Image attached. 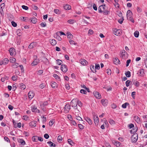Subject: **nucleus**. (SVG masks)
<instances>
[{
	"instance_id": "obj_1",
	"label": "nucleus",
	"mask_w": 147,
	"mask_h": 147,
	"mask_svg": "<svg viewBox=\"0 0 147 147\" xmlns=\"http://www.w3.org/2000/svg\"><path fill=\"white\" fill-rule=\"evenodd\" d=\"M132 15L133 13L131 11L128 10L127 11V19L133 23H134V21L132 17Z\"/></svg>"
},
{
	"instance_id": "obj_2",
	"label": "nucleus",
	"mask_w": 147,
	"mask_h": 147,
	"mask_svg": "<svg viewBox=\"0 0 147 147\" xmlns=\"http://www.w3.org/2000/svg\"><path fill=\"white\" fill-rule=\"evenodd\" d=\"M78 100L77 98L73 99L70 102L71 105L72 107H74L75 109H77L78 107L77 106Z\"/></svg>"
},
{
	"instance_id": "obj_3",
	"label": "nucleus",
	"mask_w": 147,
	"mask_h": 147,
	"mask_svg": "<svg viewBox=\"0 0 147 147\" xmlns=\"http://www.w3.org/2000/svg\"><path fill=\"white\" fill-rule=\"evenodd\" d=\"M120 56L122 59H125L128 58V54L125 50H123L120 51Z\"/></svg>"
},
{
	"instance_id": "obj_4",
	"label": "nucleus",
	"mask_w": 147,
	"mask_h": 147,
	"mask_svg": "<svg viewBox=\"0 0 147 147\" xmlns=\"http://www.w3.org/2000/svg\"><path fill=\"white\" fill-rule=\"evenodd\" d=\"M105 5H102L98 7V11L99 13L104 12L105 13H107L108 14V11L105 10Z\"/></svg>"
},
{
	"instance_id": "obj_5",
	"label": "nucleus",
	"mask_w": 147,
	"mask_h": 147,
	"mask_svg": "<svg viewBox=\"0 0 147 147\" xmlns=\"http://www.w3.org/2000/svg\"><path fill=\"white\" fill-rule=\"evenodd\" d=\"M113 33L116 35L119 36L121 34L122 32L121 30L115 29L113 30Z\"/></svg>"
},
{
	"instance_id": "obj_6",
	"label": "nucleus",
	"mask_w": 147,
	"mask_h": 147,
	"mask_svg": "<svg viewBox=\"0 0 147 147\" xmlns=\"http://www.w3.org/2000/svg\"><path fill=\"white\" fill-rule=\"evenodd\" d=\"M138 139V135L136 134H134L131 137V140L133 142H136L137 140Z\"/></svg>"
},
{
	"instance_id": "obj_7",
	"label": "nucleus",
	"mask_w": 147,
	"mask_h": 147,
	"mask_svg": "<svg viewBox=\"0 0 147 147\" xmlns=\"http://www.w3.org/2000/svg\"><path fill=\"white\" fill-rule=\"evenodd\" d=\"M93 116L94 123L95 125L96 126L98 125L99 119L98 116H96L95 115H94V114H93Z\"/></svg>"
},
{
	"instance_id": "obj_8",
	"label": "nucleus",
	"mask_w": 147,
	"mask_h": 147,
	"mask_svg": "<svg viewBox=\"0 0 147 147\" xmlns=\"http://www.w3.org/2000/svg\"><path fill=\"white\" fill-rule=\"evenodd\" d=\"M37 44L36 42H33L30 43L29 45L28 48L29 49H31L36 47L37 46Z\"/></svg>"
},
{
	"instance_id": "obj_9",
	"label": "nucleus",
	"mask_w": 147,
	"mask_h": 147,
	"mask_svg": "<svg viewBox=\"0 0 147 147\" xmlns=\"http://www.w3.org/2000/svg\"><path fill=\"white\" fill-rule=\"evenodd\" d=\"M70 109V105L69 104H67L64 107V111L66 113H67L69 112Z\"/></svg>"
},
{
	"instance_id": "obj_10",
	"label": "nucleus",
	"mask_w": 147,
	"mask_h": 147,
	"mask_svg": "<svg viewBox=\"0 0 147 147\" xmlns=\"http://www.w3.org/2000/svg\"><path fill=\"white\" fill-rule=\"evenodd\" d=\"M61 69L64 72H66L67 71V66L65 65H61Z\"/></svg>"
},
{
	"instance_id": "obj_11",
	"label": "nucleus",
	"mask_w": 147,
	"mask_h": 147,
	"mask_svg": "<svg viewBox=\"0 0 147 147\" xmlns=\"http://www.w3.org/2000/svg\"><path fill=\"white\" fill-rule=\"evenodd\" d=\"M113 62L116 65H118L120 64L119 60L117 57H115L113 59Z\"/></svg>"
},
{
	"instance_id": "obj_12",
	"label": "nucleus",
	"mask_w": 147,
	"mask_h": 147,
	"mask_svg": "<svg viewBox=\"0 0 147 147\" xmlns=\"http://www.w3.org/2000/svg\"><path fill=\"white\" fill-rule=\"evenodd\" d=\"M10 55L12 56H13L16 53L15 49L14 48H11L9 50Z\"/></svg>"
},
{
	"instance_id": "obj_13",
	"label": "nucleus",
	"mask_w": 147,
	"mask_h": 147,
	"mask_svg": "<svg viewBox=\"0 0 147 147\" xmlns=\"http://www.w3.org/2000/svg\"><path fill=\"white\" fill-rule=\"evenodd\" d=\"M60 32H57L54 36L55 38L57 39L59 41L61 40L62 39L59 36Z\"/></svg>"
},
{
	"instance_id": "obj_14",
	"label": "nucleus",
	"mask_w": 147,
	"mask_h": 147,
	"mask_svg": "<svg viewBox=\"0 0 147 147\" xmlns=\"http://www.w3.org/2000/svg\"><path fill=\"white\" fill-rule=\"evenodd\" d=\"M94 96L97 98L100 99L101 98L100 94L98 92H93Z\"/></svg>"
},
{
	"instance_id": "obj_15",
	"label": "nucleus",
	"mask_w": 147,
	"mask_h": 147,
	"mask_svg": "<svg viewBox=\"0 0 147 147\" xmlns=\"http://www.w3.org/2000/svg\"><path fill=\"white\" fill-rule=\"evenodd\" d=\"M31 109L32 112H35L37 113H39L40 112L39 110L37 109L36 107L34 106H32Z\"/></svg>"
},
{
	"instance_id": "obj_16",
	"label": "nucleus",
	"mask_w": 147,
	"mask_h": 147,
	"mask_svg": "<svg viewBox=\"0 0 147 147\" xmlns=\"http://www.w3.org/2000/svg\"><path fill=\"white\" fill-rule=\"evenodd\" d=\"M34 95V94L32 91H30L28 93V96L29 98H32Z\"/></svg>"
},
{
	"instance_id": "obj_17",
	"label": "nucleus",
	"mask_w": 147,
	"mask_h": 147,
	"mask_svg": "<svg viewBox=\"0 0 147 147\" xmlns=\"http://www.w3.org/2000/svg\"><path fill=\"white\" fill-rule=\"evenodd\" d=\"M135 120L138 123H139L140 122V117L138 116H135L134 117Z\"/></svg>"
},
{
	"instance_id": "obj_18",
	"label": "nucleus",
	"mask_w": 147,
	"mask_h": 147,
	"mask_svg": "<svg viewBox=\"0 0 147 147\" xmlns=\"http://www.w3.org/2000/svg\"><path fill=\"white\" fill-rule=\"evenodd\" d=\"M80 63L81 64L84 65H85L88 63L87 61L84 59H82L80 60Z\"/></svg>"
},
{
	"instance_id": "obj_19",
	"label": "nucleus",
	"mask_w": 147,
	"mask_h": 147,
	"mask_svg": "<svg viewBox=\"0 0 147 147\" xmlns=\"http://www.w3.org/2000/svg\"><path fill=\"white\" fill-rule=\"evenodd\" d=\"M39 61L38 59H35L32 63V66H34L37 65L39 63Z\"/></svg>"
},
{
	"instance_id": "obj_20",
	"label": "nucleus",
	"mask_w": 147,
	"mask_h": 147,
	"mask_svg": "<svg viewBox=\"0 0 147 147\" xmlns=\"http://www.w3.org/2000/svg\"><path fill=\"white\" fill-rule=\"evenodd\" d=\"M19 85L20 87V88L22 90H24L26 88V86L22 83L19 84Z\"/></svg>"
},
{
	"instance_id": "obj_21",
	"label": "nucleus",
	"mask_w": 147,
	"mask_h": 147,
	"mask_svg": "<svg viewBox=\"0 0 147 147\" xmlns=\"http://www.w3.org/2000/svg\"><path fill=\"white\" fill-rule=\"evenodd\" d=\"M112 143L115 145L117 147H119L121 145V143L118 141H112Z\"/></svg>"
},
{
	"instance_id": "obj_22",
	"label": "nucleus",
	"mask_w": 147,
	"mask_h": 147,
	"mask_svg": "<svg viewBox=\"0 0 147 147\" xmlns=\"http://www.w3.org/2000/svg\"><path fill=\"white\" fill-rule=\"evenodd\" d=\"M101 102L102 105L104 106L107 105L108 104V101L107 100L102 99L101 100Z\"/></svg>"
},
{
	"instance_id": "obj_23",
	"label": "nucleus",
	"mask_w": 147,
	"mask_h": 147,
	"mask_svg": "<svg viewBox=\"0 0 147 147\" xmlns=\"http://www.w3.org/2000/svg\"><path fill=\"white\" fill-rule=\"evenodd\" d=\"M2 61L3 65H6L7 64L9 60L8 59L6 58L2 60Z\"/></svg>"
},
{
	"instance_id": "obj_24",
	"label": "nucleus",
	"mask_w": 147,
	"mask_h": 147,
	"mask_svg": "<svg viewBox=\"0 0 147 147\" xmlns=\"http://www.w3.org/2000/svg\"><path fill=\"white\" fill-rule=\"evenodd\" d=\"M64 9L66 10H69L71 8V6L69 5L66 4L63 6Z\"/></svg>"
},
{
	"instance_id": "obj_25",
	"label": "nucleus",
	"mask_w": 147,
	"mask_h": 147,
	"mask_svg": "<svg viewBox=\"0 0 147 147\" xmlns=\"http://www.w3.org/2000/svg\"><path fill=\"white\" fill-rule=\"evenodd\" d=\"M48 102L47 101L44 102H41L40 103L41 107L42 108V107H44L47 106L48 104Z\"/></svg>"
},
{
	"instance_id": "obj_26",
	"label": "nucleus",
	"mask_w": 147,
	"mask_h": 147,
	"mask_svg": "<svg viewBox=\"0 0 147 147\" xmlns=\"http://www.w3.org/2000/svg\"><path fill=\"white\" fill-rule=\"evenodd\" d=\"M36 121H32L29 123V125L31 126L35 127L36 126Z\"/></svg>"
},
{
	"instance_id": "obj_27",
	"label": "nucleus",
	"mask_w": 147,
	"mask_h": 147,
	"mask_svg": "<svg viewBox=\"0 0 147 147\" xmlns=\"http://www.w3.org/2000/svg\"><path fill=\"white\" fill-rule=\"evenodd\" d=\"M30 20L31 21L33 24H35L37 22V19L35 17L31 18Z\"/></svg>"
},
{
	"instance_id": "obj_28",
	"label": "nucleus",
	"mask_w": 147,
	"mask_h": 147,
	"mask_svg": "<svg viewBox=\"0 0 147 147\" xmlns=\"http://www.w3.org/2000/svg\"><path fill=\"white\" fill-rule=\"evenodd\" d=\"M50 42L51 45L53 46L55 45L57 43L56 41L54 39L50 40Z\"/></svg>"
},
{
	"instance_id": "obj_29",
	"label": "nucleus",
	"mask_w": 147,
	"mask_h": 147,
	"mask_svg": "<svg viewBox=\"0 0 147 147\" xmlns=\"http://www.w3.org/2000/svg\"><path fill=\"white\" fill-rule=\"evenodd\" d=\"M47 143L49 144V146L51 147H55L56 145L55 144L53 143L51 141H49L47 142Z\"/></svg>"
},
{
	"instance_id": "obj_30",
	"label": "nucleus",
	"mask_w": 147,
	"mask_h": 147,
	"mask_svg": "<svg viewBox=\"0 0 147 147\" xmlns=\"http://www.w3.org/2000/svg\"><path fill=\"white\" fill-rule=\"evenodd\" d=\"M85 119L89 124L91 125L92 124V122L90 118L87 117Z\"/></svg>"
},
{
	"instance_id": "obj_31",
	"label": "nucleus",
	"mask_w": 147,
	"mask_h": 147,
	"mask_svg": "<svg viewBox=\"0 0 147 147\" xmlns=\"http://www.w3.org/2000/svg\"><path fill=\"white\" fill-rule=\"evenodd\" d=\"M16 61V59L14 57H11L9 59V61L11 63H14Z\"/></svg>"
},
{
	"instance_id": "obj_32",
	"label": "nucleus",
	"mask_w": 147,
	"mask_h": 147,
	"mask_svg": "<svg viewBox=\"0 0 147 147\" xmlns=\"http://www.w3.org/2000/svg\"><path fill=\"white\" fill-rule=\"evenodd\" d=\"M32 140L33 142H37L38 141V136H34L32 137Z\"/></svg>"
},
{
	"instance_id": "obj_33",
	"label": "nucleus",
	"mask_w": 147,
	"mask_h": 147,
	"mask_svg": "<svg viewBox=\"0 0 147 147\" xmlns=\"http://www.w3.org/2000/svg\"><path fill=\"white\" fill-rule=\"evenodd\" d=\"M90 69L93 73H95L96 72V69L94 65L90 67Z\"/></svg>"
},
{
	"instance_id": "obj_34",
	"label": "nucleus",
	"mask_w": 147,
	"mask_h": 147,
	"mask_svg": "<svg viewBox=\"0 0 147 147\" xmlns=\"http://www.w3.org/2000/svg\"><path fill=\"white\" fill-rule=\"evenodd\" d=\"M51 86L52 87L55 88L57 86V84L55 82H51Z\"/></svg>"
},
{
	"instance_id": "obj_35",
	"label": "nucleus",
	"mask_w": 147,
	"mask_h": 147,
	"mask_svg": "<svg viewBox=\"0 0 147 147\" xmlns=\"http://www.w3.org/2000/svg\"><path fill=\"white\" fill-rule=\"evenodd\" d=\"M18 64L15 63L14 64H13L11 65V67L13 68H16L18 66Z\"/></svg>"
},
{
	"instance_id": "obj_36",
	"label": "nucleus",
	"mask_w": 147,
	"mask_h": 147,
	"mask_svg": "<svg viewBox=\"0 0 147 147\" xmlns=\"http://www.w3.org/2000/svg\"><path fill=\"white\" fill-rule=\"evenodd\" d=\"M57 141L58 142H61L62 140V138L61 136L60 135H59L58 136L57 138Z\"/></svg>"
},
{
	"instance_id": "obj_37",
	"label": "nucleus",
	"mask_w": 147,
	"mask_h": 147,
	"mask_svg": "<svg viewBox=\"0 0 147 147\" xmlns=\"http://www.w3.org/2000/svg\"><path fill=\"white\" fill-rule=\"evenodd\" d=\"M117 14L119 17H123L122 13L121 11H117Z\"/></svg>"
},
{
	"instance_id": "obj_38",
	"label": "nucleus",
	"mask_w": 147,
	"mask_h": 147,
	"mask_svg": "<svg viewBox=\"0 0 147 147\" xmlns=\"http://www.w3.org/2000/svg\"><path fill=\"white\" fill-rule=\"evenodd\" d=\"M114 4V5L115 7L117 9V8H118L119 7L120 5L118 4V2H115Z\"/></svg>"
},
{
	"instance_id": "obj_39",
	"label": "nucleus",
	"mask_w": 147,
	"mask_h": 147,
	"mask_svg": "<svg viewBox=\"0 0 147 147\" xmlns=\"http://www.w3.org/2000/svg\"><path fill=\"white\" fill-rule=\"evenodd\" d=\"M21 30L20 29H18L16 31V33L17 35L19 36H20L21 34Z\"/></svg>"
},
{
	"instance_id": "obj_40",
	"label": "nucleus",
	"mask_w": 147,
	"mask_h": 147,
	"mask_svg": "<svg viewBox=\"0 0 147 147\" xmlns=\"http://www.w3.org/2000/svg\"><path fill=\"white\" fill-rule=\"evenodd\" d=\"M134 35L136 38L138 37L139 35V32L138 31H136L134 33Z\"/></svg>"
},
{
	"instance_id": "obj_41",
	"label": "nucleus",
	"mask_w": 147,
	"mask_h": 147,
	"mask_svg": "<svg viewBox=\"0 0 147 147\" xmlns=\"http://www.w3.org/2000/svg\"><path fill=\"white\" fill-rule=\"evenodd\" d=\"M54 12L55 13L57 14H59L60 13V11L57 9H55L54 10Z\"/></svg>"
},
{
	"instance_id": "obj_42",
	"label": "nucleus",
	"mask_w": 147,
	"mask_h": 147,
	"mask_svg": "<svg viewBox=\"0 0 147 147\" xmlns=\"http://www.w3.org/2000/svg\"><path fill=\"white\" fill-rule=\"evenodd\" d=\"M19 142L20 143L24 145L25 144V141L23 139H20Z\"/></svg>"
},
{
	"instance_id": "obj_43",
	"label": "nucleus",
	"mask_w": 147,
	"mask_h": 147,
	"mask_svg": "<svg viewBox=\"0 0 147 147\" xmlns=\"http://www.w3.org/2000/svg\"><path fill=\"white\" fill-rule=\"evenodd\" d=\"M134 84L136 86H138L139 85V83L137 81H134Z\"/></svg>"
},
{
	"instance_id": "obj_44",
	"label": "nucleus",
	"mask_w": 147,
	"mask_h": 147,
	"mask_svg": "<svg viewBox=\"0 0 147 147\" xmlns=\"http://www.w3.org/2000/svg\"><path fill=\"white\" fill-rule=\"evenodd\" d=\"M56 61H57V64L59 65H61L62 63V61L59 59H57Z\"/></svg>"
},
{
	"instance_id": "obj_45",
	"label": "nucleus",
	"mask_w": 147,
	"mask_h": 147,
	"mask_svg": "<svg viewBox=\"0 0 147 147\" xmlns=\"http://www.w3.org/2000/svg\"><path fill=\"white\" fill-rule=\"evenodd\" d=\"M67 38H69L72 39L73 37V36L70 33H67Z\"/></svg>"
},
{
	"instance_id": "obj_46",
	"label": "nucleus",
	"mask_w": 147,
	"mask_h": 147,
	"mask_svg": "<svg viewBox=\"0 0 147 147\" xmlns=\"http://www.w3.org/2000/svg\"><path fill=\"white\" fill-rule=\"evenodd\" d=\"M68 142L71 145V146H73V145L72 144H74V142H73V141L70 139H68Z\"/></svg>"
},
{
	"instance_id": "obj_47",
	"label": "nucleus",
	"mask_w": 147,
	"mask_h": 147,
	"mask_svg": "<svg viewBox=\"0 0 147 147\" xmlns=\"http://www.w3.org/2000/svg\"><path fill=\"white\" fill-rule=\"evenodd\" d=\"M121 18L118 20V22L120 24L122 23L123 21L124 20L123 17H121Z\"/></svg>"
},
{
	"instance_id": "obj_48",
	"label": "nucleus",
	"mask_w": 147,
	"mask_h": 147,
	"mask_svg": "<svg viewBox=\"0 0 147 147\" xmlns=\"http://www.w3.org/2000/svg\"><path fill=\"white\" fill-rule=\"evenodd\" d=\"M75 20H74L71 19L68 20L67 21V22L70 24H73L74 23Z\"/></svg>"
},
{
	"instance_id": "obj_49",
	"label": "nucleus",
	"mask_w": 147,
	"mask_h": 147,
	"mask_svg": "<svg viewBox=\"0 0 147 147\" xmlns=\"http://www.w3.org/2000/svg\"><path fill=\"white\" fill-rule=\"evenodd\" d=\"M129 105V104L128 103L126 102L122 105V107L123 108H125L126 107L127 105Z\"/></svg>"
},
{
	"instance_id": "obj_50",
	"label": "nucleus",
	"mask_w": 147,
	"mask_h": 147,
	"mask_svg": "<svg viewBox=\"0 0 147 147\" xmlns=\"http://www.w3.org/2000/svg\"><path fill=\"white\" fill-rule=\"evenodd\" d=\"M69 42L70 44L71 45H76L77 44L74 41L72 40H70Z\"/></svg>"
},
{
	"instance_id": "obj_51",
	"label": "nucleus",
	"mask_w": 147,
	"mask_h": 147,
	"mask_svg": "<svg viewBox=\"0 0 147 147\" xmlns=\"http://www.w3.org/2000/svg\"><path fill=\"white\" fill-rule=\"evenodd\" d=\"M126 76L127 77H129L131 76L130 72L129 71H128L125 74Z\"/></svg>"
},
{
	"instance_id": "obj_52",
	"label": "nucleus",
	"mask_w": 147,
	"mask_h": 147,
	"mask_svg": "<svg viewBox=\"0 0 147 147\" xmlns=\"http://www.w3.org/2000/svg\"><path fill=\"white\" fill-rule=\"evenodd\" d=\"M17 78L18 76H13L11 78L12 79L13 81L16 80L17 79Z\"/></svg>"
},
{
	"instance_id": "obj_53",
	"label": "nucleus",
	"mask_w": 147,
	"mask_h": 147,
	"mask_svg": "<svg viewBox=\"0 0 147 147\" xmlns=\"http://www.w3.org/2000/svg\"><path fill=\"white\" fill-rule=\"evenodd\" d=\"M23 119L27 121L28 120L29 117L26 115H24L23 117Z\"/></svg>"
},
{
	"instance_id": "obj_54",
	"label": "nucleus",
	"mask_w": 147,
	"mask_h": 147,
	"mask_svg": "<svg viewBox=\"0 0 147 147\" xmlns=\"http://www.w3.org/2000/svg\"><path fill=\"white\" fill-rule=\"evenodd\" d=\"M53 77L57 80H59L60 79V78L56 74H53Z\"/></svg>"
},
{
	"instance_id": "obj_55",
	"label": "nucleus",
	"mask_w": 147,
	"mask_h": 147,
	"mask_svg": "<svg viewBox=\"0 0 147 147\" xmlns=\"http://www.w3.org/2000/svg\"><path fill=\"white\" fill-rule=\"evenodd\" d=\"M80 92L81 93L84 94H86L87 93L86 91L84 89H81L80 90Z\"/></svg>"
},
{
	"instance_id": "obj_56",
	"label": "nucleus",
	"mask_w": 147,
	"mask_h": 147,
	"mask_svg": "<svg viewBox=\"0 0 147 147\" xmlns=\"http://www.w3.org/2000/svg\"><path fill=\"white\" fill-rule=\"evenodd\" d=\"M12 87H13V88H12L13 90V91H15L16 90V88H17L16 85L15 84H13V85L12 86Z\"/></svg>"
},
{
	"instance_id": "obj_57",
	"label": "nucleus",
	"mask_w": 147,
	"mask_h": 147,
	"mask_svg": "<svg viewBox=\"0 0 147 147\" xmlns=\"http://www.w3.org/2000/svg\"><path fill=\"white\" fill-rule=\"evenodd\" d=\"M45 86V84L43 83L41 84L40 85L39 87L41 89H43Z\"/></svg>"
},
{
	"instance_id": "obj_58",
	"label": "nucleus",
	"mask_w": 147,
	"mask_h": 147,
	"mask_svg": "<svg viewBox=\"0 0 147 147\" xmlns=\"http://www.w3.org/2000/svg\"><path fill=\"white\" fill-rule=\"evenodd\" d=\"M82 87L85 89L88 92H90V91H89V89L88 88H87V87L86 86L84 85H83L82 86Z\"/></svg>"
},
{
	"instance_id": "obj_59",
	"label": "nucleus",
	"mask_w": 147,
	"mask_h": 147,
	"mask_svg": "<svg viewBox=\"0 0 147 147\" xmlns=\"http://www.w3.org/2000/svg\"><path fill=\"white\" fill-rule=\"evenodd\" d=\"M11 23L12 26L14 27H16L17 26V24L14 21H12L11 22Z\"/></svg>"
},
{
	"instance_id": "obj_60",
	"label": "nucleus",
	"mask_w": 147,
	"mask_h": 147,
	"mask_svg": "<svg viewBox=\"0 0 147 147\" xmlns=\"http://www.w3.org/2000/svg\"><path fill=\"white\" fill-rule=\"evenodd\" d=\"M131 81L130 80H127L125 82V84L126 86L128 87L129 86V85L130 83V82Z\"/></svg>"
},
{
	"instance_id": "obj_61",
	"label": "nucleus",
	"mask_w": 147,
	"mask_h": 147,
	"mask_svg": "<svg viewBox=\"0 0 147 147\" xmlns=\"http://www.w3.org/2000/svg\"><path fill=\"white\" fill-rule=\"evenodd\" d=\"M22 7L23 9H24L25 10H27L28 9V7L24 5H22Z\"/></svg>"
},
{
	"instance_id": "obj_62",
	"label": "nucleus",
	"mask_w": 147,
	"mask_h": 147,
	"mask_svg": "<svg viewBox=\"0 0 147 147\" xmlns=\"http://www.w3.org/2000/svg\"><path fill=\"white\" fill-rule=\"evenodd\" d=\"M44 137L46 139H48L49 138V136L47 134H45L44 135Z\"/></svg>"
},
{
	"instance_id": "obj_63",
	"label": "nucleus",
	"mask_w": 147,
	"mask_h": 147,
	"mask_svg": "<svg viewBox=\"0 0 147 147\" xmlns=\"http://www.w3.org/2000/svg\"><path fill=\"white\" fill-rule=\"evenodd\" d=\"M143 118L144 119V121L146 122H147V115L143 116Z\"/></svg>"
},
{
	"instance_id": "obj_64",
	"label": "nucleus",
	"mask_w": 147,
	"mask_h": 147,
	"mask_svg": "<svg viewBox=\"0 0 147 147\" xmlns=\"http://www.w3.org/2000/svg\"><path fill=\"white\" fill-rule=\"evenodd\" d=\"M144 62H147V54H146L144 57Z\"/></svg>"
}]
</instances>
